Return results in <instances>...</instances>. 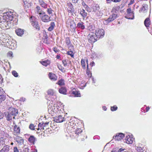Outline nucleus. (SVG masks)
<instances>
[{"label": "nucleus", "instance_id": "79ce46f5", "mask_svg": "<svg viewBox=\"0 0 152 152\" xmlns=\"http://www.w3.org/2000/svg\"><path fill=\"white\" fill-rule=\"evenodd\" d=\"M82 130L80 128H77L75 130V134H79L81 133L82 132Z\"/></svg>", "mask_w": 152, "mask_h": 152}, {"label": "nucleus", "instance_id": "6e6d98bb", "mask_svg": "<svg viewBox=\"0 0 152 152\" xmlns=\"http://www.w3.org/2000/svg\"><path fill=\"white\" fill-rule=\"evenodd\" d=\"M13 152H19L17 147H15L14 148Z\"/></svg>", "mask_w": 152, "mask_h": 152}, {"label": "nucleus", "instance_id": "a211bd4d", "mask_svg": "<svg viewBox=\"0 0 152 152\" xmlns=\"http://www.w3.org/2000/svg\"><path fill=\"white\" fill-rule=\"evenodd\" d=\"M65 43L67 45L69 49L71 50L72 48V44H71L70 39L69 37H67L65 39Z\"/></svg>", "mask_w": 152, "mask_h": 152}, {"label": "nucleus", "instance_id": "ea45409f", "mask_svg": "<svg viewBox=\"0 0 152 152\" xmlns=\"http://www.w3.org/2000/svg\"><path fill=\"white\" fill-rule=\"evenodd\" d=\"M93 9L94 11L98 10L99 9V7L98 5V4H94V5L93 6Z\"/></svg>", "mask_w": 152, "mask_h": 152}, {"label": "nucleus", "instance_id": "f03ea898", "mask_svg": "<svg viewBox=\"0 0 152 152\" xmlns=\"http://www.w3.org/2000/svg\"><path fill=\"white\" fill-rule=\"evenodd\" d=\"M13 12L8 11L4 12L3 15H0V26L1 28H4L8 25V22L12 21L13 18Z\"/></svg>", "mask_w": 152, "mask_h": 152}, {"label": "nucleus", "instance_id": "393cba45", "mask_svg": "<svg viewBox=\"0 0 152 152\" xmlns=\"http://www.w3.org/2000/svg\"><path fill=\"white\" fill-rule=\"evenodd\" d=\"M84 24V23L83 22L80 21L77 24V27L78 28H80L83 30L84 29L85 27Z\"/></svg>", "mask_w": 152, "mask_h": 152}, {"label": "nucleus", "instance_id": "58836bf2", "mask_svg": "<svg viewBox=\"0 0 152 152\" xmlns=\"http://www.w3.org/2000/svg\"><path fill=\"white\" fill-rule=\"evenodd\" d=\"M136 149L137 152H144V151L143 147H137Z\"/></svg>", "mask_w": 152, "mask_h": 152}, {"label": "nucleus", "instance_id": "338daca9", "mask_svg": "<svg viewBox=\"0 0 152 152\" xmlns=\"http://www.w3.org/2000/svg\"><path fill=\"white\" fill-rule=\"evenodd\" d=\"M90 65L92 66L95 65V63L94 62H92L90 64Z\"/></svg>", "mask_w": 152, "mask_h": 152}, {"label": "nucleus", "instance_id": "c85d7f7f", "mask_svg": "<svg viewBox=\"0 0 152 152\" xmlns=\"http://www.w3.org/2000/svg\"><path fill=\"white\" fill-rule=\"evenodd\" d=\"M28 141L31 143L34 144V142L36 141V138L33 136H31L29 138Z\"/></svg>", "mask_w": 152, "mask_h": 152}, {"label": "nucleus", "instance_id": "37998d69", "mask_svg": "<svg viewBox=\"0 0 152 152\" xmlns=\"http://www.w3.org/2000/svg\"><path fill=\"white\" fill-rule=\"evenodd\" d=\"M12 75L15 77H18V73L15 70H13L12 71Z\"/></svg>", "mask_w": 152, "mask_h": 152}, {"label": "nucleus", "instance_id": "bb28decb", "mask_svg": "<svg viewBox=\"0 0 152 152\" xmlns=\"http://www.w3.org/2000/svg\"><path fill=\"white\" fill-rule=\"evenodd\" d=\"M40 5L44 8H47V4L45 3L42 0H38Z\"/></svg>", "mask_w": 152, "mask_h": 152}, {"label": "nucleus", "instance_id": "9b49d317", "mask_svg": "<svg viewBox=\"0 0 152 152\" xmlns=\"http://www.w3.org/2000/svg\"><path fill=\"white\" fill-rule=\"evenodd\" d=\"M148 9V5L146 4H143L141 7L140 9L139 12L140 13H146L147 12Z\"/></svg>", "mask_w": 152, "mask_h": 152}, {"label": "nucleus", "instance_id": "a878e982", "mask_svg": "<svg viewBox=\"0 0 152 152\" xmlns=\"http://www.w3.org/2000/svg\"><path fill=\"white\" fill-rule=\"evenodd\" d=\"M50 78L53 81L56 80L57 79V77L55 75L52 73H50L49 74Z\"/></svg>", "mask_w": 152, "mask_h": 152}, {"label": "nucleus", "instance_id": "6e6552de", "mask_svg": "<svg viewBox=\"0 0 152 152\" xmlns=\"http://www.w3.org/2000/svg\"><path fill=\"white\" fill-rule=\"evenodd\" d=\"M48 95L49 96L50 98H51V100L53 99H55L56 98V96L55 94V92L53 89H49L47 92ZM51 100V99L50 100Z\"/></svg>", "mask_w": 152, "mask_h": 152}, {"label": "nucleus", "instance_id": "de8ad7c7", "mask_svg": "<svg viewBox=\"0 0 152 152\" xmlns=\"http://www.w3.org/2000/svg\"><path fill=\"white\" fill-rule=\"evenodd\" d=\"M117 107L115 105L113 107H111V110L112 111H115L117 110Z\"/></svg>", "mask_w": 152, "mask_h": 152}, {"label": "nucleus", "instance_id": "49530a36", "mask_svg": "<svg viewBox=\"0 0 152 152\" xmlns=\"http://www.w3.org/2000/svg\"><path fill=\"white\" fill-rule=\"evenodd\" d=\"M62 63L63 64H64V66L65 67L68 66L69 65L67 63V61L66 60H63L62 61Z\"/></svg>", "mask_w": 152, "mask_h": 152}, {"label": "nucleus", "instance_id": "412c9836", "mask_svg": "<svg viewBox=\"0 0 152 152\" xmlns=\"http://www.w3.org/2000/svg\"><path fill=\"white\" fill-rule=\"evenodd\" d=\"M9 151L10 146L8 145H5L1 150L0 152H9Z\"/></svg>", "mask_w": 152, "mask_h": 152}, {"label": "nucleus", "instance_id": "7ed1b4c3", "mask_svg": "<svg viewBox=\"0 0 152 152\" xmlns=\"http://www.w3.org/2000/svg\"><path fill=\"white\" fill-rule=\"evenodd\" d=\"M30 20L33 26L36 29L39 30V27L36 19L34 17H31L30 19Z\"/></svg>", "mask_w": 152, "mask_h": 152}, {"label": "nucleus", "instance_id": "864d4df0", "mask_svg": "<svg viewBox=\"0 0 152 152\" xmlns=\"http://www.w3.org/2000/svg\"><path fill=\"white\" fill-rule=\"evenodd\" d=\"M53 50L56 53H58L60 51V50L56 47L53 48Z\"/></svg>", "mask_w": 152, "mask_h": 152}, {"label": "nucleus", "instance_id": "e2e57ef3", "mask_svg": "<svg viewBox=\"0 0 152 152\" xmlns=\"http://www.w3.org/2000/svg\"><path fill=\"white\" fill-rule=\"evenodd\" d=\"M25 98L24 97L21 98H20V100L21 101L24 102L25 100Z\"/></svg>", "mask_w": 152, "mask_h": 152}, {"label": "nucleus", "instance_id": "b1692460", "mask_svg": "<svg viewBox=\"0 0 152 152\" xmlns=\"http://www.w3.org/2000/svg\"><path fill=\"white\" fill-rule=\"evenodd\" d=\"M20 127L16 125H14V133L15 134L19 133L20 132Z\"/></svg>", "mask_w": 152, "mask_h": 152}, {"label": "nucleus", "instance_id": "c03bdc74", "mask_svg": "<svg viewBox=\"0 0 152 152\" xmlns=\"http://www.w3.org/2000/svg\"><path fill=\"white\" fill-rule=\"evenodd\" d=\"M67 54L69 55H70L72 58L74 57V54L73 52L72 51H69L67 52Z\"/></svg>", "mask_w": 152, "mask_h": 152}, {"label": "nucleus", "instance_id": "c9c22d12", "mask_svg": "<svg viewBox=\"0 0 152 152\" xmlns=\"http://www.w3.org/2000/svg\"><path fill=\"white\" fill-rule=\"evenodd\" d=\"M12 118H15V116L12 115L11 114H10V113L9 112L8 114L7 117V120L8 121H10V120H11Z\"/></svg>", "mask_w": 152, "mask_h": 152}, {"label": "nucleus", "instance_id": "0e129e2a", "mask_svg": "<svg viewBox=\"0 0 152 152\" xmlns=\"http://www.w3.org/2000/svg\"><path fill=\"white\" fill-rule=\"evenodd\" d=\"M3 118V114L1 112L0 113V119Z\"/></svg>", "mask_w": 152, "mask_h": 152}, {"label": "nucleus", "instance_id": "4be33fe9", "mask_svg": "<svg viewBox=\"0 0 152 152\" xmlns=\"http://www.w3.org/2000/svg\"><path fill=\"white\" fill-rule=\"evenodd\" d=\"M58 91L60 94H66L67 90L66 87H62L59 89Z\"/></svg>", "mask_w": 152, "mask_h": 152}, {"label": "nucleus", "instance_id": "2eb2a0df", "mask_svg": "<svg viewBox=\"0 0 152 152\" xmlns=\"http://www.w3.org/2000/svg\"><path fill=\"white\" fill-rule=\"evenodd\" d=\"M9 112L10 113V114L12 115L16 116L18 113V110L17 109L13 108H10L9 109Z\"/></svg>", "mask_w": 152, "mask_h": 152}, {"label": "nucleus", "instance_id": "774afa93", "mask_svg": "<svg viewBox=\"0 0 152 152\" xmlns=\"http://www.w3.org/2000/svg\"><path fill=\"white\" fill-rule=\"evenodd\" d=\"M124 151V149L122 148H120L119 150L117 152H122Z\"/></svg>", "mask_w": 152, "mask_h": 152}, {"label": "nucleus", "instance_id": "3c124183", "mask_svg": "<svg viewBox=\"0 0 152 152\" xmlns=\"http://www.w3.org/2000/svg\"><path fill=\"white\" fill-rule=\"evenodd\" d=\"M45 124L44 123L41 124V123H39L38 124V127L39 129H42V128L44 127V126L45 125Z\"/></svg>", "mask_w": 152, "mask_h": 152}, {"label": "nucleus", "instance_id": "7c9ffc66", "mask_svg": "<svg viewBox=\"0 0 152 152\" xmlns=\"http://www.w3.org/2000/svg\"><path fill=\"white\" fill-rule=\"evenodd\" d=\"M56 83L60 86H64L65 84V81L64 79H61Z\"/></svg>", "mask_w": 152, "mask_h": 152}, {"label": "nucleus", "instance_id": "1a4fd4ad", "mask_svg": "<svg viewBox=\"0 0 152 152\" xmlns=\"http://www.w3.org/2000/svg\"><path fill=\"white\" fill-rule=\"evenodd\" d=\"M54 121L57 123H61L65 120L64 117L61 115H58L53 118Z\"/></svg>", "mask_w": 152, "mask_h": 152}, {"label": "nucleus", "instance_id": "f257e3e1", "mask_svg": "<svg viewBox=\"0 0 152 152\" xmlns=\"http://www.w3.org/2000/svg\"><path fill=\"white\" fill-rule=\"evenodd\" d=\"M48 100V111L49 114L51 116H53L55 114H61L64 112V105L60 102H57L56 103H53L52 100H50L47 99Z\"/></svg>", "mask_w": 152, "mask_h": 152}, {"label": "nucleus", "instance_id": "e433bc0d", "mask_svg": "<svg viewBox=\"0 0 152 152\" xmlns=\"http://www.w3.org/2000/svg\"><path fill=\"white\" fill-rule=\"evenodd\" d=\"M41 64L45 66H48V65H49L50 64V62L49 61H43L41 62Z\"/></svg>", "mask_w": 152, "mask_h": 152}, {"label": "nucleus", "instance_id": "aec40b11", "mask_svg": "<svg viewBox=\"0 0 152 152\" xmlns=\"http://www.w3.org/2000/svg\"><path fill=\"white\" fill-rule=\"evenodd\" d=\"M67 23L71 28H74V25L75 24V23L73 20L69 19L67 21Z\"/></svg>", "mask_w": 152, "mask_h": 152}, {"label": "nucleus", "instance_id": "2f4dec72", "mask_svg": "<svg viewBox=\"0 0 152 152\" xmlns=\"http://www.w3.org/2000/svg\"><path fill=\"white\" fill-rule=\"evenodd\" d=\"M16 47L17 44L16 42L15 41L13 40L12 42L10 45V46H9V47H8L9 48L12 49L16 48Z\"/></svg>", "mask_w": 152, "mask_h": 152}, {"label": "nucleus", "instance_id": "39448f33", "mask_svg": "<svg viewBox=\"0 0 152 152\" xmlns=\"http://www.w3.org/2000/svg\"><path fill=\"white\" fill-rule=\"evenodd\" d=\"M88 38L89 42L92 43L96 41L97 38L94 33L91 32L88 35Z\"/></svg>", "mask_w": 152, "mask_h": 152}, {"label": "nucleus", "instance_id": "f704fd0d", "mask_svg": "<svg viewBox=\"0 0 152 152\" xmlns=\"http://www.w3.org/2000/svg\"><path fill=\"white\" fill-rule=\"evenodd\" d=\"M80 14L84 18H86L87 16V12H86L85 10L83 9L80 12Z\"/></svg>", "mask_w": 152, "mask_h": 152}, {"label": "nucleus", "instance_id": "8fccbe9b", "mask_svg": "<svg viewBox=\"0 0 152 152\" xmlns=\"http://www.w3.org/2000/svg\"><path fill=\"white\" fill-rule=\"evenodd\" d=\"M34 126L33 124H31L29 126V128L31 130H34Z\"/></svg>", "mask_w": 152, "mask_h": 152}, {"label": "nucleus", "instance_id": "09e8293b", "mask_svg": "<svg viewBox=\"0 0 152 152\" xmlns=\"http://www.w3.org/2000/svg\"><path fill=\"white\" fill-rule=\"evenodd\" d=\"M0 99H1V100L2 101H4L6 99V96L2 94L0 95Z\"/></svg>", "mask_w": 152, "mask_h": 152}, {"label": "nucleus", "instance_id": "dca6fc26", "mask_svg": "<svg viewBox=\"0 0 152 152\" xmlns=\"http://www.w3.org/2000/svg\"><path fill=\"white\" fill-rule=\"evenodd\" d=\"M23 2L24 4L25 7L28 8H29L31 4V1L29 0H23Z\"/></svg>", "mask_w": 152, "mask_h": 152}, {"label": "nucleus", "instance_id": "f3484780", "mask_svg": "<svg viewBox=\"0 0 152 152\" xmlns=\"http://www.w3.org/2000/svg\"><path fill=\"white\" fill-rule=\"evenodd\" d=\"M35 12L36 14L39 15V17L44 12L42 10L40 7L39 6H37L35 9Z\"/></svg>", "mask_w": 152, "mask_h": 152}, {"label": "nucleus", "instance_id": "6ab92c4d", "mask_svg": "<svg viewBox=\"0 0 152 152\" xmlns=\"http://www.w3.org/2000/svg\"><path fill=\"white\" fill-rule=\"evenodd\" d=\"M14 140L18 143L21 144L23 142V139L22 137L18 136H17L15 137Z\"/></svg>", "mask_w": 152, "mask_h": 152}, {"label": "nucleus", "instance_id": "0eeeda50", "mask_svg": "<svg viewBox=\"0 0 152 152\" xmlns=\"http://www.w3.org/2000/svg\"><path fill=\"white\" fill-rule=\"evenodd\" d=\"M117 17V15L116 14L113 13L110 15L107 20H106L104 22V24L107 25L110 22H111L114 20Z\"/></svg>", "mask_w": 152, "mask_h": 152}, {"label": "nucleus", "instance_id": "4d7b16f0", "mask_svg": "<svg viewBox=\"0 0 152 152\" xmlns=\"http://www.w3.org/2000/svg\"><path fill=\"white\" fill-rule=\"evenodd\" d=\"M13 53L12 51H10L7 53V55L9 56H12Z\"/></svg>", "mask_w": 152, "mask_h": 152}, {"label": "nucleus", "instance_id": "a18cd8bd", "mask_svg": "<svg viewBox=\"0 0 152 152\" xmlns=\"http://www.w3.org/2000/svg\"><path fill=\"white\" fill-rule=\"evenodd\" d=\"M58 68L62 72H65V70L64 68H63L61 65L58 66Z\"/></svg>", "mask_w": 152, "mask_h": 152}, {"label": "nucleus", "instance_id": "f8f14e48", "mask_svg": "<svg viewBox=\"0 0 152 152\" xmlns=\"http://www.w3.org/2000/svg\"><path fill=\"white\" fill-rule=\"evenodd\" d=\"M124 137V135L122 133H117L115 136H114L113 138L115 140H121Z\"/></svg>", "mask_w": 152, "mask_h": 152}, {"label": "nucleus", "instance_id": "cd10ccee", "mask_svg": "<svg viewBox=\"0 0 152 152\" xmlns=\"http://www.w3.org/2000/svg\"><path fill=\"white\" fill-rule=\"evenodd\" d=\"M67 5L68 7L69 8L68 10L71 12H73L74 11L73 7L72 4L71 2L67 3Z\"/></svg>", "mask_w": 152, "mask_h": 152}, {"label": "nucleus", "instance_id": "4468645a", "mask_svg": "<svg viewBox=\"0 0 152 152\" xmlns=\"http://www.w3.org/2000/svg\"><path fill=\"white\" fill-rule=\"evenodd\" d=\"M126 12L128 15H132V17L127 18L131 20H133L134 18V13L133 11H132L131 9L130 8L127 9L126 10Z\"/></svg>", "mask_w": 152, "mask_h": 152}, {"label": "nucleus", "instance_id": "69168bd1", "mask_svg": "<svg viewBox=\"0 0 152 152\" xmlns=\"http://www.w3.org/2000/svg\"><path fill=\"white\" fill-rule=\"evenodd\" d=\"M121 1V0H112V1L115 2H120Z\"/></svg>", "mask_w": 152, "mask_h": 152}, {"label": "nucleus", "instance_id": "20e7f679", "mask_svg": "<svg viewBox=\"0 0 152 152\" xmlns=\"http://www.w3.org/2000/svg\"><path fill=\"white\" fill-rule=\"evenodd\" d=\"M97 38H102L103 37L104 34V31L103 29H97L94 33Z\"/></svg>", "mask_w": 152, "mask_h": 152}, {"label": "nucleus", "instance_id": "72a5a7b5", "mask_svg": "<svg viewBox=\"0 0 152 152\" xmlns=\"http://www.w3.org/2000/svg\"><path fill=\"white\" fill-rule=\"evenodd\" d=\"M72 94L74 95L75 96H80V94L79 91L76 90H75V91H73L72 92Z\"/></svg>", "mask_w": 152, "mask_h": 152}, {"label": "nucleus", "instance_id": "a19ab883", "mask_svg": "<svg viewBox=\"0 0 152 152\" xmlns=\"http://www.w3.org/2000/svg\"><path fill=\"white\" fill-rule=\"evenodd\" d=\"M53 11L50 8H48L47 10V12L49 15L52 14Z\"/></svg>", "mask_w": 152, "mask_h": 152}, {"label": "nucleus", "instance_id": "4c0bfd02", "mask_svg": "<svg viewBox=\"0 0 152 152\" xmlns=\"http://www.w3.org/2000/svg\"><path fill=\"white\" fill-rule=\"evenodd\" d=\"M81 65L83 69H85L86 68V64L84 60L82 59L81 61Z\"/></svg>", "mask_w": 152, "mask_h": 152}, {"label": "nucleus", "instance_id": "423d86ee", "mask_svg": "<svg viewBox=\"0 0 152 152\" xmlns=\"http://www.w3.org/2000/svg\"><path fill=\"white\" fill-rule=\"evenodd\" d=\"M39 17L42 21L44 22H47L50 21V17L46 15L44 12L42 14H41Z\"/></svg>", "mask_w": 152, "mask_h": 152}, {"label": "nucleus", "instance_id": "5fc2aeb1", "mask_svg": "<svg viewBox=\"0 0 152 152\" xmlns=\"http://www.w3.org/2000/svg\"><path fill=\"white\" fill-rule=\"evenodd\" d=\"M95 27L92 25L88 27V29L91 31L93 29H94Z\"/></svg>", "mask_w": 152, "mask_h": 152}, {"label": "nucleus", "instance_id": "473e14b6", "mask_svg": "<svg viewBox=\"0 0 152 152\" xmlns=\"http://www.w3.org/2000/svg\"><path fill=\"white\" fill-rule=\"evenodd\" d=\"M55 26V23L53 22H51L50 24V26L48 29V30L49 31H51L53 29Z\"/></svg>", "mask_w": 152, "mask_h": 152}, {"label": "nucleus", "instance_id": "ddd939ff", "mask_svg": "<svg viewBox=\"0 0 152 152\" xmlns=\"http://www.w3.org/2000/svg\"><path fill=\"white\" fill-rule=\"evenodd\" d=\"M13 40L11 39H3V42L4 43V45H5L6 47H8L10 46Z\"/></svg>", "mask_w": 152, "mask_h": 152}, {"label": "nucleus", "instance_id": "5701e85b", "mask_svg": "<svg viewBox=\"0 0 152 152\" xmlns=\"http://www.w3.org/2000/svg\"><path fill=\"white\" fill-rule=\"evenodd\" d=\"M15 32L17 35L19 36H21L24 34L23 30L20 28L16 29Z\"/></svg>", "mask_w": 152, "mask_h": 152}, {"label": "nucleus", "instance_id": "bf43d9fd", "mask_svg": "<svg viewBox=\"0 0 152 152\" xmlns=\"http://www.w3.org/2000/svg\"><path fill=\"white\" fill-rule=\"evenodd\" d=\"M134 2V0H130V2L128 4L129 5L132 4Z\"/></svg>", "mask_w": 152, "mask_h": 152}, {"label": "nucleus", "instance_id": "680f3d73", "mask_svg": "<svg viewBox=\"0 0 152 152\" xmlns=\"http://www.w3.org/2000/svg\"><path fill=\"white\" fill-rule=\"evenodd\" d=\"M3 82L2 77L1 75L0 74V83H1Z\"/></svg>", "mask_w": 152, "mask_h": 152}, {"label": "nucleus", "instance_id": "13d9d810", "mask_svg": "<svg viewBox=\"0 0 152 152\" xmlns=\"http://www.w3.org/2000/svg\"><path fill=\"white\" fill-rule=\"evenodd\" d=\"M86 10L88 12H91V9L88 6L86 8H85Z\"/></svg>", "mask_w": 152, "mask_h": 152}, {"label": "nucleus", "instance_id": "052dcab7", "mask_svg": "<svg viewBox=\"0 0 152 152\" xmlns=\"http://www.w3.org/2000/svg\"><path fill=\"white\" fill-rule=\"evenodd\" d=\"M3 92L4 93V92L3 91V89L2 88L0 87V94H3Z\"/></svg>", "mask_w": 152, "mask_h": 152}, {"label": "nucleus", "instance_id": "603ef678", "mask_svg": "<svg viewBox=\"0 0 152 152\" xmlns=\"http://www.w3.org/2000/svg\"><path fill=\"white\" fill-rule=\"evenodd\" d=\"M86 83H85L84 84L83 83H81L80 84V88L82 89H83L86 86Z\"/></svg>", "mask_w": 152, "mask_h": 152}, {"label": "nucleus", "instance_id": "9d476101", "mask_svg": "<svg viewBox=\"0 0 152 152\" xmlns=\"http://www.w3.org/2000/svg\"><path fill=\"white\" fill-rule=\"evenodd\" d=\"M134 140V138L132 136L128 135L126 137L124 142L128 144H132Z\"/></svg>", "mask_w": 152, "mask_h": 152}, {"label": "nucleus", "instance_id": "c756f323", "mask_svg": "<svg viewBox=\"0 0 152 152\" xmlns=\"http://www.w3.org/2000/svg\"><path fill=\"white\" fill-rule=\"evenodd\" d=\"M150 19L149 18H146L145 20L144 23L146 27H148L149 26L150 24Z\"/></svg>", "mask_w": 152, "mask_h": 152}]
</instances>
